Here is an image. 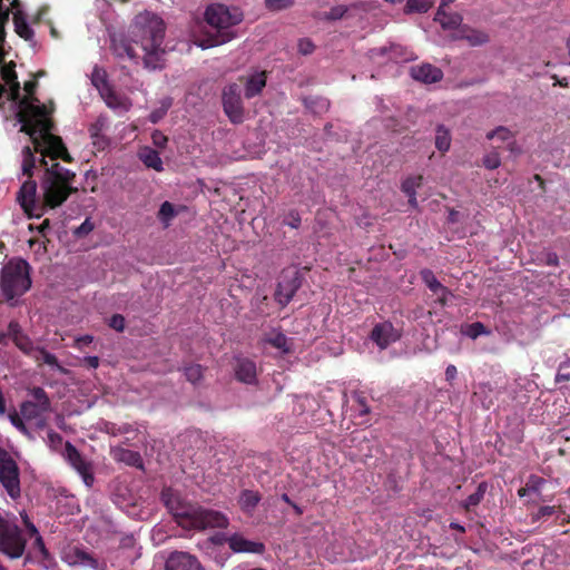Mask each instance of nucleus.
Listing matches in <instances>:
<instances>
[{"label": "nucleus", "mask_w": 570, "mask_h": 570, "mask_svg": "<svg viewBox=\"0 0 570 570\" xmlns=\"http://www.w3.org/2000/svg\"><path fill=\"white\" fill-rule=\"evenodd\" d=\"M22 111L17 112V119L21 124L20 131L27 134L33 145V150L41 154L40 165L46 167L41 179V189L43 193V203L50 208L61 206L71 194L78 191L72 187L76 174L55 161L48 166L46 157L52 160L61 159L66 163H72L73 158L69 154L61 137L51 132L53 122L47 117L45 106H32L24 99Z\"/></svg>", "instance_id": "obj_1"}, {"label": "nucleus", "mask_w": 570, "mask_h": 570, "mask_svg": "<svg viewBox=\"0 0 570 570\" xmlns=\"http://www.w3.org/2000/svg\"><path fill=\"white\" fill-rule=\"evenodd\" d=\"M165 32L166 26L164 20L157 14L147 11L137 14L130 26V40L141 49V60L144 67L148 70L165 68Z\"/></svg>", "instance_id": "obj_2"}, {"label": "nucleus", "mask_w": 570, "mask_h": 570, "mask_svg": "<svg viewBox=\"0 0 570 570\" xmlns=\"http://www.w3.org/2000/svg\"><path fill=\"white\" fill-rule=\"evenodd\" d=\"M205 20L215 30L207 43H202L208 48L230 41L235 37L230 28L243 20V14L236 8L230 10L224 4H210L205 11Z\"/></svg>", "instance_id": "obj_3"}, {"label": "nucleus", "mask_w": 570, "mask_h": 570, "mask_svg": "<svg viewBox=\"0 0 570 570\" xmlns=\"http://www.w3.org/2000/svg\"><path fill=\"white\" fill-rule=\"evenodd\" d=\"M31 287L30 265L22 258H12L0 272V289L7 301L23 295Z\"/></svg>", "instance_id": "obj_4"}, {"label": "nucleus", "mask_w": 570, "mask_h": 570, "mask_svg": "<svg viewBox=\"0 0 570 570\" xmlns=\"http://www.w3.org/2000/svg\"><path fill=\"white\" fill-rule=\"evenodd\" d=\"M177 517L178 525L187 530L225 529L229 524L228 518L223 512L199 505H189Z\"/></svg>", "instance_id": "obj_5"}, {"label": "nucleus", "mask_w": 570, "mask_h": 570, "mask_svg": "<svg viewBox=\"0 0 570 570\" xmlns=\"http://www.w3.org/2000/svg\"><path fill=\"white\" fill-rule=\"evenodd\" d=\"M26 543L21 529L0 517V552L18 559L23 554Z\"/></svg>", "instance_id": "obj_6"}, {"label": "nucleus", "mask_w": 570, "mask_h": 570, "mask_svg": "<svg viewBox=\"0 0 570 570\" xmlns=\"http://www.w3.org/2000/svg\"><path fill=\"white\" fill-rule=\"evenodd\" d=\"M242 94L243 85L238 82L228 83L222 92L224 112L234 125H239L244 121L245 108Z\"/></svg>", "instance_id": "obj_7"}, {"label": "nucleus", "mask_w": 570, "mask_h": 570, "mask_svg": "<svg viewBox=\"0 0 570 570\" xmlns=\"http://www.w3.org/2000/svg\"><path fill=\"white\" fill-rule=\"evenodd\" d=\"M0 483L10 498L20 497V470L14 459L6 450H0Z\"/></svg>", "instance_id": "obj_8"}, {"label": "nucleus", "mask_w": 570, "mask_h": 570, "mask_svg": "<svg viewBox=\"0 0 570 570\" xmlns=\"http://www.w3.org/2000/svg\"><path fill=\"white\" fill-rule=\"evenodd\" d=\"M29 394L32 400H27L20 405V414L26 421H33L51 411L50 399L42 387H32Z\"/></svg>", "instance_id": "obj_9"}, {"label": "nucleus", "mask_w": 570, "mask_h": 570, "mask_svg": "<svg viewBox=\"0 0 570 570\" xmlns=\"http://www.w3.org/2000/svg\"><path fill=\"white\" fill-rule=\"evenodd\" d=\"M302 285V277L296 268L284 269L279 276L274 294L275 301L285 307Z\"/></svg>", "instance_id": "obj_10"}, {"label": "nucleus", "mask_w": 570, "mask_h": 570, "mask_svg": "<svg viewBox=\"0 0 570 570\" xmlns=\"http://www.w3.org/2000/svg\"><path fill=\"white\" fill-rule=\"evenodd\" d=\"M65 450L69 464L79 473L88 488L92 487L95 478L91 464L82 458L77 448L70 442H66Z\"/></svg>", "instance_id": "obj_11"}, {"label": "nucleus", "mask_w": 570, "mask_h": 570, "mask_svg": "<svg viewBox=\"0 0 570 570\" xmlns=\"http://www.w3.org/2000/svg\"><path fill=\"white\" fill-rule=\"evenodd\" d=\"M370 338L380 350H385L401 338V332L391 322L385 321L374 325Z\"/></svg>", "instance_id": "obj_12"}, {"label": "nucleus", "mask_w": 570, "mask_h": 570, "mask_svg": "<svg viewBox=\"0 0 570 570\" xmlns=\"http://www.w3.org/2000/svg\"><path fill=\"white\" fill-rule=\"evenodd\" d=\"M166 570H205L197 557L185 551H174L165 563Z\"/></svg>", "instance_id": "obj_13"}, {"label": "nucleus", "mask_w": 570, "mask_h": 570, "mask_svg": "<svg viewBox=\"0 0 570 570\" xmlns=\"http://www.w3.org/2000/svg\"><path fill=\"white\" fill-rule=\"evenodd\" d=\"M62 560L69 566H85L100 570L99 561L91 553L77 546L66 549L62 554Z\"/></svg>", "instance_id": "obj_14"}, {"label": "nucleus", "mask_w": 570, "mask_h": 570, "mask_svg": "<svg viewBox=\"0 0 570 570\" xmlns=\"http://www.w3.org/2000/svg\"><path fill=\"white\" fill-rule=\"evenodd\" d=\"M410 75L414 80L426 85L439 82L443 78V71L431 63L411 67Z\"/></svg>", "instance_id": "obj_15"}, {"label": "nucleus", "mask_w": 570, "mask_h": 570, "mask_svg": "<svg viewBox=\"0 0 570 570\" xmlns=\"http://www.w3.org/2000/svg\"><path fill=\"white\" fill-rule=\"evenodd\" d=\"M234 371L237 381L242 383L254 384L257 382L256 364L247 357L236 358Z\"/></svg>", "instance_id": "obj_16"}, {"label": "nucleus", "mask_w": 570, "mask_h": 570, "mask_svg": "<svg viewBox=\"0 0 570 570\" xmlns=\"http://www.w3.org/2000/svg\"><path fill=\"white\" fill-rule=\"evenodd\" d=\"M228 546L235 553H263L265 550V546L263 543L249 541L238 533H234L228 538Z\"/></svg>", "instance_id": "obj_17"}, {"label": "nucleus", "mask_w": 570, "mask_h": 570, "mask_svg": "<svg viewBox=\"0 0 570 570\" xmlns=\"http://www.w3.org/2000/svg\"><path fill=\"white\" fill-rule=\"evenodd\" d=\"M266 78L267 77L264 71L256 72L247 78H239L238 83L243 85V90H245V97L247 99H252L262 92V90L266 86Z\"/></svg>", "instance_id": "obj_18"}, {"label": "nucleus", "mask_w": 570, "mask_h": 570, "mask_svg": "<svg viewBox=\"0 0 570 570\" xmlns=\"http://www.w3.org/2000/svg\"><path fill=\"white\" fill-rule=\"evenodd\" d=\"M107 128L108 119L104 116H99L88 128L92 144L99 150H104L109 145V139L104 134Z\"/></svg>", "instance_id": "obj_19"}, {"label": "nucleus", "mask_w": 570, "mask_h": 570, "mask_svg": "<svg viewBox=\"0 0 570 570\" xmlns=\"http://www.w3.org/2000/svg\"><path fill=\"white\" fill-rule=\"evenodd\" d=\"M36 193L37 183L31 178L22 184L18 193L17 199L27 214H30L36 206Z\"/></svg>", "instance_id": "obj_20"}, {"label": "nucleus", "mask_w": 570, "mask_h": 570, "mask_svg": "<svg viewBox=\"0 0 570 570\" xmlns=\"http://www.w3.org/2000/svg\"><path fill=\"white\" fill-rule=\"evenodd\" d=\"M455 38L459 40L468 41L469 45L472 47L482 46L490 41V37L487 32L479 30V29L471 28L468 24H463L460 28Z\"/></svg>", "instance_id": "obj_21"}, {"label": "nucleus", "mask_w": 570, "mask_h": 570, "mask_svg": "<svg viewBox=\"0 0 570 570\" xmlns=\"http://www.w3.org/2000/svg\"><path fill=\"white\" fill-rule=\"evenodd\" d=\"M110 454L117 462H122L129 466L142 468V458L139 452L125 449L122 446L111 448Z\"/></svg>", "instance_id": "obj_22"}, {"label": "nucleus", "mask_w": 570, "mask_h": 570, "mask_svg": "<svg viewBox=\"0 0 570 570\" xmlns=\"http://www.w3.org/2000/svg\"><path fill=\"white\" fill-rule=\"evenodd\" d=\"M137 156L147 168H151L156 171L164 170V165L159 153L154 148L149 146H142L139 148Z\"/></svg>", "instance_id": "obj_23"}, {"label": "nucleus", "mask_w": 570, "mask_h": 570, "mask_svg": "<svg viewBox=\"0 0 570 570\" xmlns=\"http://www.w3.org/2000/svg\"><path fill=\"white\" fill-rule=\"evenodd\" d=\"M434 20L441 24L444 30H454L463 26V17L458 12H446L443 8H439Z\"/></svg>", "instance_id": "obj_24"}, {"label": "nucleus", "mask_w": 570, "mask_h": 570, "mask_svg": "<svg viewBox=\"0 0 570 570\" xmlns=\"http://www.w3.org/2000/svg\"><path fill=\"white\" fill-rule=\"evenodd\" d=\"M131 40H126L124 38L117 39L116 37L111 38V48L116 56L118 57H127L130 60L138 63L141 56H139L131 45Z\"/></svg>", "instance_id": "obj_25"}, {"label": "nucleus", "mask_w": 570, "mask_h": 570, "mask_svg": "<svg viewBox=\"0 0 570 570\" xmlns=\"http://www.w3.org/2000/svg\"><path fill=\"white\" fill-rule=\"evenodd\" d=\"M547 483V481L539 476V475H535V474H531L527 482H525V487H527V490L531 493V494H535L538 497L537 500H528L525 502V505H537L539 502H547L549 501L546 497H543L541 494V491H542V488L544 487V484Z\"/></svg>", "instance_id": "obj_26"}, {"label": "nucleus", "mask_w": 570, "mask_h": 570, "mask_svg": "<svg viewBox=\"0 0 570 570\" xmlns=\"http://www.w3.org/2000/svg\"><path fill=\"white\" fill-rule=\"evenodd\" d=\"M4 78H6L7 82L10 83L9 99L12 100V101H17L19 104V111L18 112L22 111L23 105L21 102L24 99H28L29 104H31L32 106H36L35 104H32L30 101L29 97H21L20 96V83L17 81V76H16V73L13 71H12L11 75H6Z\"/></svg>", "instance_id": "obj_27"}, {"label": "nucleus", "mask_w": 570, "mask_h": 570, "mask_svg": "<svg viewBox=\"0 0 570 570\" xmlns=\"http://www.w3.org/2000/svg\"><path fill=\"white\" fill-rule=\"evenodd\" d=\"M435 147L442 154L451 147V134L444 125H439L435 129Z\"/></svg>", "instance_id": "obj_28"}, {"label": "nucleus", "mask_w": 570, "mask_h": 570, "mask_svg": "<svg viewBox=\"0 0 570 570\" xmlns=\"http://www.w3.org/2000/svg\"><path fill=\"white\" fill-rule=\"evenodd\" d=\"M178 215L174 204L170 202H164L157 213L158 220L163 224L164 228L170 226L171 220Z\"/></svg>", "instance_id": "obj_29"}, {"label": "nucleus", "mask_w": 570, "mask_h": 570, "mask_svg": "<svg viewBox=\"0 0 570 570\" xmlns=\"http://www.w3.org/2000/svg\"><path fill=\"white\" fill-rule=\"evenodd\" d=\"M261 501V495L257 491L244 490L239 497V505L246 512L253 511Z\"/></svg>", "instance_id": "obj_30"}, {"label": "nucleus", "mask_w": 570, "mask_h": 570, "mask_svg": "<svg viewBox=\"0 0 570 570\" xmlns=\"http://www.w3.org/2000/svg\"><path fill=\"white\" fill-rule=\"evenodd\" d=\"M556 513L564 514V511L561 505H541L535 512L530 514V518L531 521L534 523L541 520H546Z\"/></svg>", "instance_id": "obj_31"}, {"label": "nucleus", "mask_w": 570, "mask_h": 570, "mask_svg": "<svg viewBox=\"0 0 570 570\" xmlns=\"http://www.w3.org/2000/svg\"><path fill=\"white\" fill-rule=\"evenodd\" d=\"M14 345L27 356L32 357L39 346H35L32 341L26 334H16L13 337Z\"/></svg>", "instance_id": "obj_32"}, {"label": "nucleus", "mask_w": 570, "mask_h": 570, "mask_svg": "<svg viewBox=\"0 0 570 570\" xmlns=\"http://www.w3.org/2000/svg\"><path fill=\"white\" fill-rule=\"evenodd\" d=\"M420 275L428 288L434 294H439V292H445V286L438 281L431 269L424 268L420 272Z\"/></svg>", "instance_id": "obj_33"}, {"label": "nucleus", "mask_w": 570, "mask_h": 570, "mask_svg": "<svg viewBox=\"0 0 570 570\" xmlns=\"http://www.w3.org/2000/svg\"><path fill=\"white\" fill-rule=\"evenodd\" d=\"M495 138L501 141L512 140L509 146H510V150H513V147L515 146V141L513 139L514 135L512 134V131L509 128H507L504 126H499L495 129H493L487 134V139L492 140Z\"/></svg>", "instance_id": "obj_34"}, {"label": "nucleus", "mask_w": 570, "mask_h": 570, "mask_svg": "<svg viewBox=\"0 0 570 570\" xmlns=\"http://www.w3.org/2000/svg\"><path fill=\"white\" fill-rule=\"evenodd\" d=\"M14 30L16 32L23 38L24 40H31L33 38V30L30 28V26L27 23L23 17L20 16V13L14 14Z\"/></svg>", "instance_id": "obj_35"}, {"label": "nucleus", "mask_w": 570, "mask_h": 570, "mask_svg": "<svg viewBox=\"0 0 570 570\" xmlns=\"http://www.w3.org/2000/svg\"><path fill=\"white\" fill-rule=\"evenodd\" d=\"M22 156H23V160H22L23 175L31 178L33 175V168L36 167V158H35L33 150L31 149V147L26 146L22 149Z\"/></svg>", "instance_id": "obj_36"}, {"label": "nucleus", "mask_w": 570, "mask_h": 570, "mask_svg": "<svg viewBox=\"0 0 570 570\" xmlns=\"http://www.w3.org/2000/svg\"><path fill=\"white\" fill-rule=\"evenodd\" d=\"M163 499H164L165 505L173 514L175 521L178 523V519H179L177 517L178 513L184 512V510L187 509L188 507L183 505L177 498L168 495L166 492L163 493Z\"/></svg>", "instance_id": "obj_37"}, {"label": "nucleus", "mask_w": 570, "mask_h": 570, "mask_svg": "<svg viewBox=\"0 0 570 570\" xmlns=\"http://www.w3.org/2000/svg\"><path fill=\"white\" fill-rule=\"evenodd\" d=\"M485 491H487V483L485 482L480 483L478 485L476 490L465 499L464 508L466 510H470L471 508L479 505L480 502L483 500Z\"/></svg>", "instance_id": "obj_38"}, {"label": "nucleus", "mask_w": 570, "mask_h": 570, "mask_svg": "<svg viewBox=\"0 0 570 570\" xmlns=\"http://www.w3.org/2000/svg\"><path fill=\"white\" fill-rule=\"evenodd\" d=\"M32 358L38 362V363H45L49 366H52V367H58V368H61L59 363H58V358L56 357V355L49 353L46 348L43 347H38L37 348V352L35 353V355L32 356Z\"/></svg>", "instance_id": "obj_39"}, {"label": "nucleus", "mask_w": 570, "mask_h": 570, "mask_svg": "<svg viewBox=\"0 0 570 570\" xmlns=\"http://www.w3.org/2000/svg\"><path fill=\"white\" fill-rule=\"evenodd\" d=\"M422 184H423L422 175L410 176L402 181L401 188L405 195L416 194V188L421 187Z\"/></svg>", "instance_id": "obj_40"}, {"label": "nucleus", "mask_w": 570, "mask_h": 570, "mask_svg": "<svg viewBox=\"0 0 570 570\" xmlns=\"http://www.w3.org/2000/svg\"><path fill=\"white\" fill-rule=\"evenodd\" d=\"M101 96L104 97L105 102L109 108H112V109L125 108L126 109V105H125V101L122 100V98H120L116 92H114L111 90V88H107V90L105 92H102Z\"/></svg>", "instance_id": "obj_41"}, {"label": "nucleus", "mask_w": 570, "mask_h": 570, "mask_svg": "<svg viewBox=\"0 0 570 570\" xmlns=\"http://www.w3.org/2000/svg\"><path fill=\"white\" fill-rule=\"evenodd\" d=\"M433 4V0H407L406 11L407 12H426Z\"/></svg>", "instance_id": "obj_42"}, {"label": "nucleus", "mask_w": 570, "mask_h": 570, "mask_svg": "<svg viewBox=\"0 0 570 570\" xmlns=\"http://www.w3.org/2000/svg\"><path fill=\"white\" fill-rule=\"evenodd\" d=\"M92 85L102 94L110 88L106 79V72L99 68H95L91 77Z\"/></svg>", "instance_id": "obj_43"}, {"label": "nucleus", "mask_w": 570, "mask_h": 570, "mask_svg": "<svg viewBox=\"0 0 570 570\" xmlns=\"http://www.w3.org/2000/svg\"><path fill=\"white\" fill-rule=\"evenodd\" d=\"M187 381L195 384L203 379V367L199 364H190L184 368Z\"/></svg>", "instance_id": "obj_44"}, {"label": "nucleus", "mask_w": 570, "mask_h": 570, "mask_svg": "<svg viewBox=\"0 0 570 570\" xmlns=\"http://www.w3.org/2000/svg\"><path fill=\"white\" fill-rule=\"evenodd\" d=\"M106 432L112 436H117V435H121V434H127V433H130L134 431V428L131 424L129 423H122L120 425L116 424V423H106Z\"/></svg>", "instance_id": "obj_45"}, {"label": "nucleus", "mask_w": 570, "mask_h": 570, "mask_svg": "<svg viewBox=\"0 0 570 570\" xmlns=\"http://www.w3.org/2000/svg\"><path fill=\"white\" fill-rule=\"evenodd\" d=\"M266 343L275 348L287 352V337L283 333H276L273 336L266 338Z\"/></svg>", "instance_id": "obj_46"}, {"label": "nucleus", "mask_w": 570, "mask_h": 570, "mask_svg": "<svg viewBox=\"0 0 570 570\" xmlns=\"http://www.w3.org/2000/svg\"><path fill=\"white\" fill-rule=\"evenodd\" d=\"M500 165H501V158L497 150H492L483 157V166L487 169L493 170V169H497L498 167H500Z\"/></svg>", "instance_id": "obj_47"}, {"label": "nucleus", "mask_w": 570, "mask_h": 570, "mask_svg": "<svg viewBox=\"0 0 570 570\" xmlns=\"http://www.w3.org/2000/svg\"><path fill=\"white\" fill-rule=\"evenodd\" d=\"M62 441H63V439H62V436H61L59 433H57V432H55V431H52V430H50V431L48 432V435H47V444H48L52 450H56V451H57V450H59V449H60V446L62 445Z\"/></svg>", "instance_id": "obj_48"}, {"label": "nucleus", "mask_w": 570, "mask_h": 570, "mask_svg": "<svg viewBox=\"0 0 570 570\" xmlns=\"http://www.w3.org/2000/svg\"><path fill=\"white\" fill-rule=\"evenodd\" d=\"M125 317L120 314H115L109 320V326L117 332H124L125 330Z\"/></svg>", "instance_id": "obj_49"}, {"label": "nucleus", "mask_w": 570, "mask_h": 570, "mask_svg": "<svg viewBox=\"0 0 570 570\" xmlns=\"http://www.w3.org/2000/svg\"><path fill=\"white\" fill-rule=\"evenodd\" d=\"M151 140L157 148L163 149L166 147L168 138L160 130H154L151 134Z\"/></svg>", "instance_id": "obj_50"}, {"label": "nucleus", "mask_w": 570, "mask_h": 570, "mask_svg": "<svg viewBox=\"0 0 570 570\" xmlns=\"http://www.w3.org/2000/svg\"><path fill=\"white\" fill-rule=\"evenodd\" d=\"M484 333H485V326L480 322H475L469 326L468 335L471 338H476L478 336H480Z\"/></svg>", "instance_id": "obj_51"}, {"label": "nucleus", "mask_w": 570, "mask_h": 570, "mask_svg": "<svg viewBox=\"0 0 570 570\" xmlns=\"http://www.w3.org/2000/svg\"><path fill=\"white\" fill-rule=\"evenodd\" d=\"M266 6L273 10H281L289 7L294 0H265Z\"/></svg>", "instance_id": "obj_52"}, {"label": "nucleus", "mask_w": 570, "mask_h": 570, "mask_svg": "<svg viewBox=\"0 0 570 570\" xmlns=\"http://www.w3.org/2000/svg\"><path fill=\"white\" fill-rule=\"evenodd\" d=\"M94 229V224L89 218H86L85 222L75 230V235L78 237H82L88 235Z\"/></svg>", "instance_id": "obj_53"}, {"label": "nucleus", "mask_w": 570, "mask_h": 570, "mask_svg": "<svg viewBox=\"0 0 570 570\" xmlns=\"http://www.w3.org/2000/svg\"><path fill=\"white\" fill-rule=\"evenodd\" d=\"M37 87H38V81L36 79L24 82V90L28 94L27 97H29V99L32 104L38 101V99L35 97V91H36Z\"/></svg>", "instance_id": "obj_54"}, {"label": "nucleus", "mask_w": 570, "mask_h": 570, "mask_svg": "<svg viewBox=\"0 0 570 570\" xmlns=\"http://www.w3.org/2000/svg\"><path fill=\"white\" fill-rule=\"evenodd\" d=\"M355 401L357 403V411L361 416L370 414L371 410L364 396L357 395Z\"/></svg>", "instance_id": "obj_55"}, {"label": "nucleus", "mask_w": 570, "mask_h": 570, "mask_svg": "<svg viewBox=\"0 0 570 570\" xmlns=\"http://www.w3.org/2000/svg\"><path fill=\"white\" fill-rule=\"evenodd\" d=\"M346 11H347V8L345 6L333 7L328 13V18L332 20L342 19L344 17V14L346 13Z\"/></svg>", "instance_id": "obj_56"}, {"label": "nucleus", "mask_w": 570, "mask_h": 570, "mask_svg": "<svg viewBox=\"0 0 570 570\" xmlns=\"http://www.w3.org/2000/svg\"><path fill=\"white\" fill-rule=\"evenodd\" d=\"M23 417H20L19 414L14 413V414H11L10 415V421L11 423L19 430L21 431L22 433H27L28 430H27V426L26 424L23 423Z\"/></svg>", "instance_id": "obj_57"}, {"label": "nucleus", "mask_w": 570, "mask_h": 570, "mask_svg": "<svg viewBox=\"0 0 570 570\" xmlns=\"http://www.w3.org/2000/svg\"><path fill=\"white\" fill-rule=\"evenodd\" d=\"M298 49H299V52L303 53V55H309L313 52L314 50V45L311 40L308 39H302L299 40V43H298Z\"/></svg>", "instance_id": "obj_58"}, {"label": "nucleus", "mask_w": 570, "mask_h": 570, "mask_svg": "<svg viewBox=\"0 0 570 570\" xmlns=\"http://www.w3.org/2000/svg\"><path fill=\"white\" fill-rule=\"evenodd\" d=\"M33 548L37 549L43 556V558L49 557V552H48V550L45 546L43 539L40 534H38L36 537L35 542H33Z\"/></svg>", "instance_id": "obj_59"}, {"label": "nucleus", "mask_w": 570, "mask_h": 570, "mask_svg": "<svg viewBox=\"0 0 570 570\" xmlns=\"http://www.w3.org/2000/svg\"><path fill=\"white\" fill-rule=\"evenodd\" d=\"M82 366L89 368H97L99 366V357L98 356H85L80 363Z\"/></svg>", "instance_id": "obj_60"}, {"label": "nucleus", "mask_w": 570, "mask_h": 570, "mask_svg": "<svg viewBox=\"0 0 570 570\" xmlns=\"http://www.w3.org/2000/svg\"><path fill=\"white\" fill-rule=\"evenodd\" d=\"M544 264L548 266H558L559 265V257L553 252H547L544 254Z\"/></svg>", "instance_id": "obj_61"}, {"label": "nucleus", "mask_w": 570, "mask_h": 570, "mask_svg": "<svg viewBox=\"0 0 570 570\" xmlns=\"http://www.w3.org/2000/svg\"><path fill=\"white\" fill-rule=\"evenodd\" d=\"M228 538L225 533H215L209 538V541L215 546H223L224 543H228Z\"/></svg>", "instance_id": "obj_62"}, {"label": "nucleus", "mask_w": 570, "mask_h": 570, "mask_svg": "<svg viewBox=\"0 0 570 570\" xmlns=\"http://www.w3.org/2000/svg\"><path fill=\"white\" fill-rule=\"evenodd\" d=\"M438 295V299L436 302L441 305V306H446L448 305V298L449 296L452 295L451 291L445 287V292H439Z\"/></svg>", "instance_id": "obj_63"}, {"label": "nucleus", "mask_w": 570, "mask_h": 570, "mask_svg": "<svg viewBox=\"0 0 570 570\" xmlns=\"http://www.w3.org/2000/svg\"><path fill=\"white\" fill-rule=\"evenodd\" d=\"M289 219L286 222V224L288 226H291L292 228H298L299 225H301V217L297 213H291L289 214Z\"/></svg>", "instance_id": "obj_64"}]
</instances>
